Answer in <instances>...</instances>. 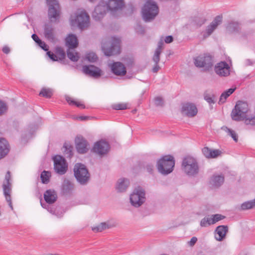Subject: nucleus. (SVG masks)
Returning <instances> with one entry per match:
<instances>
[{
    "mask_svg": "<svg viewBox=\"0 0 255 255\" xmlns=\"http://www.w3.org/2000/svg\"><path fill=\"white\" fill-rule=\"evenodd\" d=\"M141 15L145 22L153 21L159 12L157 3L153 0H147L141 8Z\"/></svg>",
    "mask_w": 255,
    "mask_h": 255,
    "instance_id": "1",
    "label": "nucleus"
},
{
    "mask_svg": "<svg viewBox=\"0 0 255 255\" xmlns=\"http://www.w3.org/2000/svg\"><path fill=\"white\" fill-rule=\"evenodd\" d=\"M157 168L158 171L163 175H167L172 172L175 166V160L171 155H166L162 157L157 162Z\"/></svg>",
    "mask_w": 255,
    "mask_h": 255,
    "instance_id": "2",
    "label": "nucleus"
},
{
    "mask_svg": "<svg viewBox=\"0 0 255 255\" xmlns=\"http://www.w3.org/2000/svg\"><path fill=\"white\" fill-rule=\"evenodd\" d=\"M182 168L184 172L189 176H196L199 171L197 161L190 156H186L183 159Z\"/></svg>",
    "mask_w": 255,
    "mask_h": 255,
    "instance_id": "3",
    "label": "nucleus"
},
{
    "mask_svg": "<svg viewBox=\"0 0 255 255\" xmlns=\"http://www.w3.org/2000/svg\"><path fill=\"white\" fill-rule=\"evenodd\" d=\"M74 174L76 180L81 185H86L90 179V173L86 166L82 163L75 164Z\"/></svg>",
    "mask_w": 255,
    "mask_h": 255,
    "instance_id": "4",
    "label": "nucleus"
},
{
    "mask_svg": "<svg viewBox=\"0 0 255 255\" xmlns=\"http://www.w3.org/2000/svg\"><path fill=\"white\" fill-rule=\"evenodd\" d=\"M214 57L209 53L200 55L194 60V64L197 67L203 68L204 70L209 71L213 66Z\"/></svg>",
    "mask_w": 255,
    "mask_h": 255,
    "instance_id": "5",
    "label": "nucleus"
},
{
    "mask_svg": "<svg viewBox=\"0 0 255 255\" xmlns=\"http://www.w3.org/2000/svg\"><path fill=\"white\" fill-rule=\"evenodd\" d=\"M48 6V15L52 22H58L60 17L61 9L57 0H46Z\"/></svg>",
    "mask_w": 255,
    "mask_h": 255,
    "instance_id": "6",
    "label": "nucleus"
},
{
    "mask_svg": "<svg viewBox=\"0 0 255 255\" xmlns=\"http://www.w3.org/2000/svg\"><path fill=\"white\" fill-rule=\"evenodd\" d=\"M145 192L140 186L135 188L130 195L131 204L135 207H139L145 201Z\"/></svg>",
    "mask_w": 255,
    "mask_h": 255,
    "instance_id": "7",
    "label": "nucleus"
},
{
    "mask_svg": "<svg viewBox=\"0 0 255 255\" xmlns=\"http://www.w3.org/2000/svg\"><path fill=\"white\" fill-rule=\"evenodd\" d=\"M248 111V104L247 103L238 101L235 108L233 110L231 116L234 121H241L245 118L246 114Z\"/></svg>",
    "mask_w": 255,
    "mask_h": 255,
    "instance_id": "8",
    "label": "nucleus"
},
{
    "mask_svg": "<svg viewBox=\"0 0 255 255\" xmlns=\"http://www.w3.org/2000/svg\"><path fill=\"white\" fill-rule=\"evenodd\" d=\"M11 178L10 172L7 171L4 177V180L2 184V188L3 191V194L5 196V199L7 202L9 207L12 210L13 209L12 205V202L10 196L11 192V183L10 182Z\"/></svg>",
    "mask_w": 255,
    "mask_h": 255,
    "instance_id": "9",
    "label": "nucleus"
},
{
    "mask_svg": "<svg viewBox=\"0 0 255 255\" xmlns=\"http://www.w3.org/2000/svg\"><path fill=\"white\" fill-rule=\"evenodd\" d=\"M53 160L54 169L55 172L60 175L64 174L68 169L65 159L60 155H57L54 157Z\"/></svg>",
    "mask_w": 255,
    "mask_h": 255,
    "instance_id": "10",
    "label": "nucleus"
},
{
    "mask_svg": "<svg viewBox=\"0 0 255 255\" xmlns=\"http://www.w3.org/2000/svg\"><path fill=\"white\" fill-rule=\"evenodd\" d=\"M108 9L107 2L101 0L92 12L93 18L96 21L100 20L103 18Z\"/></svg>",
    "mask_w": 255,
    "mask_h": 255,
    "instance_id": "11",
    "label": "nucleus"
},
{
    "mask_svg": "<svg viewBox=\"0 0 255 255\" xmlns=\"http://www.w3.org/2000/svg\"><path fill=\"white\" fill-rule=\"evenodd\" d=\"M110 149L109 143L104 140H101L95 143L92 151L101 156L106 154Z\"/></svg>",
    "mask_w": 255,
    "mask_h": 255,
    "instance_id": "12",
    "label": "nucleus"
},
{
    "mask_svg": "<svg viewBox=\"0 0 255 255\" xmlns=\"http://www.w3.org/2000/svg\"><path fill=\"white\" fill-rule=\"evenodd\" d=\"M75 143L76 150L79 153L84 154L88 151L89 144L83 136H77L75 139Z\"/></svg>",
    "mask_w": 255,
    "mask_h": 255,
    "instance_id": "13",
    "label": "nucleus"
},
{
    "mask_svg": "<svg viewBox=\"0 0 255 255\" xmlns=\"http://www.w3.org/2000/svg\"><path fill=\"white\" fill-rule=\"evenodd\" d=\"M226 28L227 31L230 34H241L243 37H247L245 32H241L242 24L239 21L231 20L228 22Z\"/></svg>",
    "mask_w": 255,
    "mask_h": 255,
    "instance_id": "14",
    "label": "nucleus"
},
{
    "mask_svg": "<svg viewBox=\"0 0 255 255\" xmlns=\"http://www.w3.org/2000/svg\"><path fill=\"white\" fill-rule=\"evenodd\" d=\"M120 40L119 38H113V42L110 48L103 47L105 55L110 56L117 55L120 53Z\"/></svg>",
    "mask_w": 255,
    "mask_h": 255,
    "instance_id": "15",
    "label": "nucleus"
},
{
    "mask_svg": "<svg viewBox=\"0 0 255 255\" xmlns=\"http://www.w3.org/2000/svg\"><path fill=\"white\" fill-rule=\"evenodd\" d=\"M76 21L79 28L84 29L90 25V17L85 11H81L76 16Z\"/></svg>",
    "mask_w": 255,
    "mask_h": 255,
    "instance_id": "16",
    "label": "nucleus"
},
{
    "mask_svg": "<svg viewBox=\"0 0 255 255\" xmlns=\"http://www.w3.org/2000/svg\"><path fill=\"white\" fill-rule=\"evenodd\" d=\"M215 73L220 76L226 77L230 75V67L225 61L217 63L214 68Z\"/></svg>",
    "mask_w": 255,
    "mask_h": 255,
    "instance_id": "17",
    "label": "nucleus"
},
{
    "mask_svg": "<svg viewBox=\"0 0 255 255\" xmlns=\"http://www.w3.org/2000/svg\"><path fill=\"white\" fill-rule=\"evenodd\" d=\"M83 71L85 74L95 78L100 77L102 74V71L99 68L92 65L83 66Z\"/></svg>",
    "mask_w": 255,
    "mask_h": 255,
    "instance_id": "18",
    "label": "nucleus"
},
{
    "mask_svg": "<svg viewBox=\"0 0 255 255\" xmlns=\"http://www.w3.org/2000/svg\"><path fill=\"white\" fill-rule=\"evenodd\" d=\"M197 108L194 104L187 103L182 105L181 113L186 116L193 117L197 115Z\"/></svg>",
    "mask_w": 255,
    "mask_h": 255,
    "instance_id": "19",
    "label": "nucleus"
},
{
    "mask_svg": "<svg viewBox=\"0 0 255 255\" xmlns=\"http://www.w3.org/2000/svg\"><path fill=\"white\" fill-rule=\"evenodd\" d=\"M112 72L117 76H124L127 73L125 65L121 62H114L110 66Z\"/></svg>",
    "mask_w": 255,
    "mask_h": 255,
    "instance_id": "20",
    "label": "nucleus"
},
{
    "mask_svg": "<svg viewBox=\"0 0 255 255\" xmlns=\"http://www.w3.org/2000/svg\"><path fill=\"white\" fill-rule=\"evenodd\" d=\"M223 17L222 15L216 16L213 21L209 25L206 30L207 35L204 37H207L210 35L214 30L217 27L218 25H219L222 21Z\"/></svg>",
    "mask_w": 255,
    "mask_h": 255,
    "instance_id": "21",
    "label": "nucleus"
},
{
    "mask_svg": "<svg viewBox=\"0 0 255 255\" xmlns=\"http://www.w3.org/2000/svg\"><path fill=\"white\" fill-rule=\"evenodd\" d=\"M44 34L46 39L51 42H54L55 37L54 29L50 23H46L44 27Z\"/></svg>",
    "mask_w": 255,
    "mask_h": 255,
    "instance_id": "22",
    "label": "nucleus"
},
{
    "mask_svg": "<svg viewBox=\"0 0 255 255\" xmlns=\"http://www.w3.org/2000/svg\"><path fill=\"white\" fill-rule=\"evenodd\" d=\"M215 232L218 236H215V238L217 241H223L228 232V227L226 225H220L218 226Z\"/></svg>",
    "mask_w": 255,
    "mask_h": 255,
    "instance_id": "23",
    "label": "nucleus"
},
{
    "mask_svg": "<svg viewBox=\"0 0 255 255\" xmlns=\"http://www.w3.org/2000/svg\"><path fill=\"white\" fill-rule=\"evenodd\" d=\"M202 153L207 158H214L220 155L221 151L219 149H211L208 147H204L202 149Z\"/></svg>",
    "mask_w": 255,
    "mask_h": 255,
    "instance_id": "24",
    "label": "nucleus"
},
{
    "mask_svg": "<svg viewBox=\"0 0 255 255\" xmlns=\"http://www.w3.org/2000/svg\"><path fill=\"white\" fill-rule=\"evenodd\" d=\"M57 196L54 190H47L44 194V199L47 203H54L57 200Z\"/></svg>",
    "mask_w": 255,
    "mask_h": 255,
    "instance_id": "25",
    "label": "nucleus"
},
{
    "mask_svg": "<svg viewBox=\"0 0 255 255\" xmlns=\"http://www.w3.org/2000/svg\"><path fill=\"white\" fill-rule=\"evenodd\" d=\"M9 151L8 142L3 138H0V159L5 157Z\"/></svg>",
    "mask_w": 255,
    "mask_h": 255,
    "instance_id": "26",
    "label": "nucleus"
},
{
    "mask_svg": "<svg viewBox=\"0 0 255 255\" xmlns=\"http://www.w3.org/2000/svg\"><path fill=\"white\" fill-rule=\"evenodd\" d=\"M124 5L123 0H109L107 6L109 10L115 11L122 8Z\"/></svg>",
    "mask_w": 255,
    "mask_h": 255,
    "instance_id": "27",
    "label": "nucleus"
},
{
    "mask_svg": "<svg viewBox=\"0 0 255 255\" xmlns=\"http://www.w3.org/2000/svg\"><path fill=\"white\" fill-rule=\"evenodd\" d=\"M66 44L69 49H74L78 45V41L76 36L71 34L66 38Z\"/></svg>",
    "mask_w": 255,
    "mask_h": 255,
    "instance_id": "28",
    "label": "nucleus"
},
{
    "mask_svg": "<svg viewBox=\"0 0 255 255\" xmlns=\"http://www.w3.org/2000/svg\"><path fill=\"white\" fill-rule=\"evenodd\" d=\"M129 185V181L128 179L121 178L117 182L116 189L119 192H124L126 191Z\"/></svg>",
    "mask_w": 255,
    "mask_h": 255,
    "instance_id": "29",
    "label": "nucleus"
},
{
    "mask_svg": "<svg viewBox=\"0 0 255 255\" xmlns=\"http://www.w3.org/2000/svg\"><path fill=\"white\" fill-rule=\"evenodd\" d=\"M224 182V176L222 175H214L210 180V184L214 187H220Z\"/></svg>",
    "mask_w": 255,
    "mask_h": 255,
    "instance_id": "30",
    "label": "nucleus"
},
{
    "mask_svg": "<svg viewBox=\"0 0 255 255\" xmlns=\"http://www.w3.org/2000/svg\"><path fill=\"white\" fill-rule=\"evenodd\" d=\"M74 188V185L68 180H64L61 188L62 192L64 195L70 194Z\"/></svg>",
    "mask_w": 255,
    "mask_h": 255,
    "instance_id": "31",
    "label": "nucleus"
},
{
    "mask_svg": "<svg viewBox=\"0 0 255 255\" xmlns=\"http://www.w3.org/2000/svg\"><path fill=\"white\" fill-rule=\"evenodd\" d=\"M236 88H230L224 91L221 95L218 104L221 105L225 103L226 99L235 91Z\"/></svg>",
    "mask_w": 255,
    "mask_h": 255,
    "instance_id": "32",
    "label": "nucleus"
},
{
    "mask_svg": "<svg viewBox=\"0 0 255 255\" xmlns=\"http://www.w3.org/2000/svg\"><path fill=\"white\" fill-rule=\"evenodd\" d=\"M64 154L66 158H71L73 155V147L69 143L65 142L63 145Z\"/></svg>",
    "mask_w": 255,
    "mask_h": 255,
    "instance_id": "33",
    "label": "nucleus"
},
{
    "mask_svg": "<svg viewBox=\"0 0 255 255\" xmlns=\"http://www.w3.org/2000/svg\"><path fill=\"white\" fill-rule=\"evenodd\" d=\"M206 21L207 19L206 17L202 15L195 16L192 20L193 24L198 27L201 26Z\"/></svg>",
    "mask_w": 255,
    "mask_h": 255,
    "instance_id": "34",
    "label": "nucleus"
},
{
    "mask_svg": "<svg viewBox=\"0 0 255 255\" xmlns=\"http://www.w3.org/2000/svg\"><path fill=\"white\" fill-rule=\"evenodd\" d=\"M51 177L50 172L43 170L40 175L41 182L43 184H47L50 181V178Z\"/></svg>",
    "mask_w": 255,
    "mask_h": 255,
    "instance_id": "35",
    "label": "nucleus"
},
{
    "mask_svg": "<svg viewBox=\"0 0 255 255\" xmlns=\"http://www.w3.org/2000/svg\"><path fill=\"white\" fill-rule=\"evenodd\" d=\"M66 100L70 105H75L76 107L84 109L85 108V106L80 102H76L73 100L71 97L67 96L66 97Z\"/></svg>",
    "mask_w": 255,
    "mask_h": 255,
    "instance_id": "36",
    "label": "nucleus"
},
{
    "mask_svg": "<svg viewBox=\"0 0 255 255\" xmlns=\"http://www.w3.org/2000/svg\"><path fill=\"white\" fill-rule=\"evenodd\" d=\"M222 129L226 131L228 133V135L231 136L235 142H237L238 141V136L234 130L227 128V127H223Z\"/></svg>",
    "mask_w": 255,
    "mask_h": 255,
    "instance_id": "37",
    "label": "nucleus"
},
{
    "mask_svg": "<svg viewBox=\"0 0 255 255\" xmlns=\"http://www.w3.org/2000/svg\"><path fill=\"white\" fill-rule=\"evenodd\" d=\"M214 224L212 218L209 216H206L202 219L200 222V226L202 227H206Z\"/></svg>",
    "mask_w": 255,
    "mask_h": 255,
    "instance_id": "38",
    "label": "nucleus"
},
{
    "mask_svg": "<svg viewBox=\"0 0 255 255\" xmlns=\"http://www.w3.org/2000/svg\"><path fill=\"white\" fill-rule=\"evenodd\" d=\"M255 207V199L243 203L241 205V209L243 210L252 209Z\"/></svg>",
    "mask_w": 255,
    "mask_h": 255,
    "instance_id": "39",
    "label": "nucleus"
},
{
    "mask_svg": "<svg viewBox=\"0 0 255 255\" xmlns=\"http://www.w3.org/2000/svg\"><path fill=\"white\" fill-rule=\"evenodd\" d=\"M39 96L45 97L46 98H50L53 95V92L51 89L42 88L39 94Z\"/></svg>",
    "mask_w": 255,
    "mask_h": 255,
    "instance_id": "40",
    "label": "nucleus"
},
{
    "mask_svg": "<svg viewBox=\"0 0 255 255\" xmlns=\"http://www.w3.org/2000/svg\"><path fill=\"white\" fill-rule=\"evenodd\" d=\"M204 98L209 104L215 103V96L214 94H210L207 92H205L204 93Z\"/></svg>",
    "mask_w": 255,
    "mask_h": 255,
    "instance_id": "41",
    "label": "nucleus"
},
{
    "mask_svg": "<svg viewBox=\"0 0 255 255\" xmlns=\"http://www.w3.org/2000/svg\"><path fill=\"white\" fill-rule=\"evenodd\" d=\"M109 226L106 223H101L100 225L96 227L92 228V230L95 232H101L103 230L109 228Z\"/></svg>",
    "mask_w": 255,
    "mask_h": 255,
    "instance_id": "42",
    "label": "nucleus"
},
{
    "mask_svg": "<svg viewBox=\"0 0 255 255\" xmlns=\"http://www.w3.org/2000/svg\"><path fill=\"white\" fill-rule=\"evenodd\" d=\"M70 49H69L67 50V57L72 61H73V62L78 61L79 59V56H78V53L77 52L74 53L73 51H71Z\"/></svg>",
    "mask_w": 255,
    "mask_h": 255,
    "instance_id": "43",
    "label": "nucleus"
},
{
    "mask_svg": "<svg viewBox=\"0 0 255 255\" xmlns=\"http://www.w3.org/2000/svg\"><path fill=\"white\" fill-rule=\"evenodd\" d=\"M86 59L90 62L94 63L98 60V57L96 53L89 52L86 54Z\"/></svg>",
    "mask_w": 255,
    "mask_h": 255,
    "instance_id": "44",
    "label": "nucleus"
},
{
    "mask_svg": "<svg viewBox=\"0 0 255 255\" xmlns=\"http://www.w3.org/2000/svg\"><path fill=\"white\" fill-rule=\"evenodd\" d=\"M56 53L58 55V59H59L60 60H62L65 57V53L62 48L60 47H57L56 48Z\"/></svg>",
    "mask_w": 255,
    "mask_h": 255,
    "instance_id": "45",
    "label": "nucleus"
},
{
    "mask_svg": "<svg viewBox=\"0 0 255 255\" xmlns=\"http://www.w3.org/2000/svg\"><path fill=\"white\" fill-rule=\"evenodd\" d=\"M8 110L7 104L3 101L0 100V116L5 114Z\"/></svg>",
    "mask_w": 255,
    "mask_h": 255,
    "instance_id": "46",
    "label": "nucleus"
},
{
    "mask_svg": "<svg viewBox=\"0 0 255 255\" xmlns=\"http://www.w3.org/2000/svg\"><path fill=\"white\" fill-rule=\"evenodd\" d=\"M112 107L115 110H123L127 109V105L123 103L116 104L113 105Z\"/></svg>",
    "mask_w": 255,
    "mask_h": 255,
    "instance_id": "47",
    "label": "nucleus"
},
{
    "mask_svg": "<svg viewBox=\"0 0 255 255\" xmlns=\"http://www.w3.org/2000/svg\"><path fill=\"white\" fill-rule=\"evenodd\" d=\"M162 51L155 50L154 55L152 57V60L154 63H159L160 61V56Z\"/></svg>",
    "mask_w": 255,
    "mask_h": 255,
    "instance_id": "48",
    "label": "nucleus"
},
{
    "mask_svg": "<svg viewBox=\"0 0 255 255\" xmlns=\"http://www.w3.org/2000/svg\"><path fill=\"white\" fill-rule=\"evenodd\" d=\"M212 219L214 224L225 218V216L221 214H215L212 215Z\"/></svg>",
    "mask_w": 255,
    "mask_h": 255,
    "instance_id": "49",
    "label": "nucleus"
},
{
    "mask_svg": "<svg viewBox=\"0 0 255 255\" xmlns=\"http://www.w3.org/2000/svg\"><path fill=\"white\" fill-rule=\"evenodd\" d=\"M245 123L247 125L255 126V115L251 118H246Z\"/></svg>",
    "mask_w": 255,
    "mask_h": 255,
    "instance_id": "50",
    "label": "nucleus"
},
{
    "mask_svg": "<svg viewBox=\"0 0 255 255\" xmlns=\"http://www.w3.org/2000/svg\"><path fill=\"white\" fill-rule=\"evenodd\" d=\"M154 104L156 106H162L164 105L162 98L160 97L155 98Z\"/></svg>",
    "mask_w": 255,
    "mask_h": 255,
    "instance_id": "51",
    "label": "nucleus"
},
{
    "mask_svg": "<svg viewBox=\"0 0 255 255\" xmlns=\"http://www.w3.org/2000/svg\"><path fill=\"white\" fill-rule=\"evenodd\" d=\"M144 168H145L148 172L152 174L153 171V165L151 163H145L143 165Z\"/></svg>",
    "mask_w": 255,
    "mask_h": 255,
    "instance_id": "52",
    "label": "nucleus"
},
{
    "mask_svg": "<svg viewBox=\"0 0 255 255\" xmlns=\"http://www.w3.org/2000/svg\"><path fill=\"white\" fill-rule=\"evenodd\" d=\"M47 55L53 61H57L58 60V57L53 52L50 51H47Z\"/></svg>",
    "mask_w": 255,
    "mask_h": 255,
    "instance_id": "53",
    "label": "nucleus"
},
{
    "mask_svg": "<svg viewBox=\"0 0 255 255\" xmlns=\"http://www.w3.org/2000/svg\"><path fill=\"white\" fill-rule=\"evenodd\" d=\"M197 238L196 237H193L191 238L190 241L188 242V244L190 247H193L197 242Z\"/></svg>",
    "mask_w": 255,
    "mask_h": 255,
    "instance_id": "54",
    "label": "nucleus"
},
{
    "mask_svg": "<svg viewBox=\"0 0 255 255\" xmlns=\"http://www.w3.org/2000/svg\"><path fill=\"white\" fill-rule=\"evenodd\" d=\"M163 45H164V42H163V40H160V41H158V44H157V47L155 50L162 51V50L163 48Z\"/></svg>",
    "mask_w": 255,
    "mask_h": 255,
    "instance_id": "55",
    "label": "nucleus"
},
{
    "mask_svg": "<svg viewBox=\"0 0 255 255\" xmlns=\"http://www.w3.org/2000/svg\"><path fill=\"white\" fill-rule=\"evenodd\" d=\"M136 30L137 32L142 34H144L145 32L144 28L140 25L137 26L136 28Z\"/></svg>",
    "mask_w": 255,
    "mask_h": 255,
    "instance_id": "56",
    "label": "nucleus"
},
{
    "mask_svg": "<svg viewBox=\"0 0 255 255\" xmlns=\"http://www.w3.org/2000/svg\"><path fill=\"white\" fill-rule=\"evenodd\" d=\"M164 41L166 43H171L173 41V37L171 35L167 36L165 37Z\"/></svg>",
    "mask_w": 255,
    "mask_h": 255,
    "instance_id": "57",
    "label": "nucleus"
},
{
    "mask_svg": "<svg viewBox=\"0 0 255 255\" xmlns=\"http://www.w3.org/2000/svg\"><path fill=\"white\" fill-rule=\"evenodd\" d=\"M160 69V67L158 65V63H155L154 66L152 68V72L153 73H157Z\"/></svg>",
    "mask_w": 255,
    "mask_h": 255,
    "instance_id": "58",
    "label": "nucleus"
},
{
    "mask_svg": "<svg viewBox=\"0 0 255 255\" xmlns=\"http://www.w3.org/2000/svg\"><path fill=\"white\" fill-rule=\"evenodd\" d=\"M2 52L5 53V54H8L9 52H10V48L7 46H4L2 49Z\"/></svg>",
    "mask_w": 255,
    "mask_h": 255,
    "instance_id": "59",
    "label": "nucleus"
},
{
    "mask_svg": "<svg viewBox=\"0 0 255 255\" xmlns=\"http://www.w3.org/2000/svg\"><path fill=\"white\" fill-rule=\"evenodd\" d=\"M39 46L45 51H48L49 49L48 46L45 42L44 45L43 44H39Z\"/></svg>",
    "mask_w": 255,
    "mask_h": 255,
    "instance_id": "60",
    "label": "nucleus"
},
{
    "mask_svg": "<svg viewBox=\"0 0 255 255\" xmlns=\"http://www.w3.org/2000/svg\"><path fill=\"white\" fill-rule=\"evenodd\" d=\"M31 37L36 43L37 42V41H40V38L36 34H33L31 36Z\"/></svg>",
    "mask_w": 255,
    "mask_h": 255,
    "instance_id": "61",
    "label": "nucleus"
},
{
    "mask_svg": "<svg viewBox=\"0 0 255 255\" xmlns=\"http://www.w3.org/2000/svg\"><path fill=\"white\" fill-rule=\"evenodd\" d=\"M90 117L88 116H80L78 118L81 121H85L89 119Z\"/></svg>",
    "mask_w": 255,
    "mask_h": 255,
    "instance_id": "62",
    "label": "nucleus"
},
{
    "mask_svg": "<svg viewBox=\"0 0 255 255\" xmlns=\"http://www.w3.org/2000/svg\"><path fill=\"white\" fill-rule=\"evenodd\" d=\"M36 43L39 45V44H43V45H44V42L42 41L40 39V41H37V42H36Z\"/></svg>",
    "mask_w": 255,
    "mask_h": 255,
    "instance_id": "63",
    "label": "nucleus"
},
{
    "mask_svg": "<svg viewBox=\"0 0 255 255\" xmlns=\"http://www.w3.org/2000/svg\"><path fill=\"white\" fill-rule=\"evenodd\" d=\"M247 64L248 65H251L253 64V62H252V61L250 59H247Z\"/></svg>",
    "mask_w": 255,
    "mask_h": 255,
    "instance_id": "64",
    "label": "nucleus"
}]
</instances>
